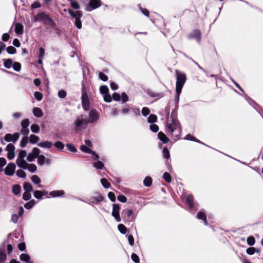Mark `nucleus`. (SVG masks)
<instances>
[{"label":"nucleus","instance_id":"nucleus-1","mask_svg":"<svg viewBox=\"0 0 263 263\" xmlns=\"http://www.w3.org/2000/svg\"><path fill=\"white\" fill-rule=\"evenodd\" d=\"M166 132L170 133L175 140L180 138L181 134V128L178 120L172 117L168 119L166 124Z\"/></svg>","mask_w":263,"mask_h":263},{"label":"nucleus","instance_id":"nucleus-2","mask_svg":"<svg viewBox=\"0 0 263 263\" xmlns=\"http://www.w3.org/2000/svg\"><path fill=\"white\" fill-rule=\"evenodd\" d=\"M176 76V97L175 100L178 103L179 101V97L181 93L182 87L186 82V78L185 73L181 72L178 70H175Z\"/></svg>","mask_w":263,"mask_h":263},{"label":"nucleus","instance_id":"nucleus-3","mask_svg":"<svg viewBox=\"0 0 263 263\" xmlns=\"http://www.w3.org/2000/svg\"><path fill=\"white\" fill-rule=\"evenodd\" d=\"M32 20L34 22H41L44 24L49 25L51 27L55 26V23L53 20L47 14L44 12H40L32 18Z\"/></svg>","mask_w":263,"mask_h":263},{"label":"nucleus","instance_id":"nucleus-4","mask_svg":"<svg viewBox=\"0 0 263 263\" xmlns=\"http://www.w3.org/2000/svg\"><path fill=\"white\" fill-rule=\"evenodd\" d=\"M68 13L75 19L74 24L78 29L82 28L81 17L82 16V12L81 11H73L71 9L68 10Z\"/></svg>","mask_w":263,"mask_h":263},{"label":"nucleus","instance_id":"nucleus-5","mask_svg":"<svg viewBox=\"0 0 263 263\" xmlns=\"http://www.w3.org/2000/svg\"><path fill=\"white\" fill-rule=\"evenodd\" d=\"M88 124L87 120L83 118V115L78 117L74 122L76 127L78 129L85 128Z\"/></svg>","mask_w":263,"mask_h":263},{"label":"nucleus","instance_id":"nucleus-6","mask_svg":"<svg viewBox=\"0 0 263 263\" xmlns=\"http://www.w3.org/2000/svg\"><path fill=\"white\" fill-rule=\"evenodd\" d=\"M101 5L100 0H89L88 4L86 6L85 10L88 11L98 8Z\"/></svg>","mask_w":263,"mask_h":263},{"label":"nucleus","instance_id":"nucleus-7","mask_svg":"<svg viewBox=\"0 0 263 263\" xmlns=\"http://www.w3.org/2000/svg\"><path fill=\"white\" fill-rule=\"evenodd\" d=\"M27 156V152L25 150L20 151L17 159L16 160V164L18 167L21 166L26 161L24 158Z\"/></svg>","mask_w":263,"mask_h":263},{"label":"nucleus","instance_id":"nucleus-8","mask_svg":"<svg viewBox=\"0 0 263 263\" xmlns=\"http://www.w3.org/2000/svg\"><path fill=\"white\" fill-rule=\"evenodd\" d=\"M20 136L19 133H15L13 134H7L5 135L4 139L7 142H12L15 143L18 140Z\"/></svg>","mask_w":263,"mask_h":263},{"label":"nucleus","instance_id":"nucleus-9","mask_svg":"<svg viewBox=\"0 0 263 263\" xmlns=\"http://www.w3.org/2000/svg\"><path fill=\"white\" fill-rule=\"evenodd\" d=\"M120 206L118 204H114L111 215L117 222H120L121 218L120 216Z\"/></svg>","mask_w":263,"mask_h":263},{"label":"nucleus","instance_id":"nucleus-10","mask_svg":"<svg viewBox=\"0 0 263 263\" xmlns=\"http://www.w3.org/2000/svg\"><path fill=\"white\" fill-rule=\"evenodd\" d=\"M82 105L83 108L85 110L89 109L90 104L88 95L86 92H82Z\"/></svg>","mask_w":263,"mask_h":263},{"label":"nucleus","instance_id":"nucleus-11","mask_svg":"<svg viewBox=\"0 0 263 263\" xmlns=\"http://www.w3.org/2000/svg\"><path fill=\"white\" fill-rule=\"evenodd\" d=\"M40 153V149L37 147H34L32 152L27 155V160L29 162H32L37 157Z\"/></svg>","mask_w":263,"mask_h":263},{"label":"nucleus","instance_id":"nucleus-12","mask_svg":"<svg viewBox=\"0 0 263 263\" xmlns=\"http://www.w3.org/2000/svg\"><path fill=\"white\" fill-rule=\"evenodd\" d=\"M16 168L15 164L13 163H9L4 170L5 174L9 176H12L15 173Z\"/></svg>","mask_w":263,"mask_h":263},{"label":"nucleus","instance_id":"nucleus-13","mask_svg":"<svg viewBox=\"0 0 263 263\" xmlns=\"http://www.w3.org/2000/svg\"><path fill=\"white\" fill-rule=\"evenodd\" d=\"M19 167L23 170H27L30 173H33L37 170L36 166L33 163H28L27 162L24 163Z\"/></svg>","mask_w":263,"mask_h":263},{"label":"nucleus","instance_id":"nucleus-14","mask_svg":"<svg viewBox=\"0 0 263 263\" xmlns=\"http://www.w3.org/2000/svg\"><path fill=\"white\" fill-rule=\"evenodd\" d=\"M99 115L96 110H91L89 114V118L87 120L88 123H93L98 121Z\"/></svg>","mask_w":263,"mask_h":263},{"label":"nucleus","instance_id":"nucleus-15","mask_svg":"<svg viewBox=\"0 0 263 263\" xmlns=\"http://www.w3.org/2000/svg\"><path fill=\"white\" fill-rule=\"evenodd\" d=\"M103 200V196L100 193H97L92 198L89 199L87 202L89 204L95 203L97 204Z\"/></svg>","mask_w":263,"mask_h":263},{"label":"nucleus","instance_id":"nucleus-16","mask_svg":"<svg viewBox=\"0 0 263 263\" xmlns=\"http://www.w3.org/2000/svg\"><path fill=\"white\" fill-rule=\"evenodd\" d=\"M37 145L42 148H50L52 146V143L49 141H45L38 143Z\"/></svg>","mask_w":263,"mask_h":263},{"label":"nucleus","instance_id":"nucleus-17","mask_svg":"<svg viewBox=\"0 0 263 263\" xmlns=\"http://www.w3.org/2000/svg\"><path fill=\"white\" fill-rule=\"evenodd\" d=\"M15 32L17 35H21L23 33V26L21 23H16L15 25Z\"/></svg>","mask_w":263,"mask_h":263},{"label":"nucleus","instance_id":"nucleus-18","mask_svg":"<svg viewBox=\"0 0 263 263\" xmlns=\"http://www.w3.org/2000/svg\"><path fill=\"white\" fill-rule=\"evenodd\" d=\"M20 259L22 261H24L27 263H33L32 261H30V257L28 254L23 253L20 255Z\"/></svg>","mask_w":263,"mask_h":263},{"label":"nucleus","instance_id":"nucleus-19","mask_svg":"<svg viewBox=\"0 0 263 263\" xmlns=\"http://www.w3.org/2000/svg\"><path fill=\"white\" fill-rule=\"evenodd\" d=\"M192 38L196 39L198 42L200 41L201 39V32L199 30L196 29L194 30L192 33L190 35Z\"/></svg>","mask_w":263,"mask_h":263},{"label":"nucleus","instance_id":"nucleus-20","mask_svg":"<svg viewBox=\"0 0 263 263\" xmlns=\"http://www.w3.org/2000/svg\"><path fill=\"white\" fill-rule=\"evenodd\" d=\"M185 201L190 208H194V197L192 195H188L186 197Z\"/></svg>","mask_w":263,"mask_h":263},{"label":"nucleus","instance_id":"nucleus-21","mask_svg":"<svg viewBox=\"0 0 263 263\" xmlns=\"http://www.w3.org/2000/svg\"><path fill=\"white\" fill-rule=\"evenodd\" d=\"M5 246L0 248V263H4L7 259V255L5 253Z\"/></svg>","mask_w":263,"mask_h":263},{"label":"nucleus","instance_id":"nucleus-22","mask_svg":"<svg viewBox=\"0 0 263 263\" xmlns=\"http://www.w3.org/2000/svg\"><path fill=\"white\" fill-rule=\"evenodd\" d=\"M158 137L159 139L164 143H167L169 141V139L162 132H160L158 133Z\"/></svg>","mask_w":263,"mask_h":263},{"label":"nucleus","instance_id":"nucleus-23","mask_svg":"<svg viewBox=\"0 0 263 263\" xmlns=\"http://www.w3.org/2000/svg\"><path fill=\"white\" fill-rule=\"evenodd\" d=\"M64 194L65 192L63 190L53 191L49 193V195L53 197H60L63 195Z\"/></svg>","mask_w":263,"mask_h":263},{"label":"nucleus","instance_id":"nucleus-24","mask_svg":"<svg viewBox=\"0 0 263 263\" xmlns=\"http://www.w3.org/2000/svg\"><path fill=\"white\" fill-rule=\"evenodd\" d=\"M33 115L37 118L43 116V112L42 109L39 107H34L33 109Z\"/></svg>","mask_w":263,"mask_h":263},{"label":"nucleus","instance_id":"nucleus-25","mask_svg":"<svg viewBox=\"0 0 263 263\" xmlns=\"http://www.w3.org/2000/svg\"><path fill=\"white\" fill-rule=\"evenodd\" d=\"M31 180L34 184H38L39 185L38 186L39 187H42V185L40 184L41 180L39 176H37V175H34L32 176V177L31 178Z\"/></svg>","mask_w":263,"mask_h":263},{"label":"nucleus","instance_id":"nucleus-26","mask_svg":"<svg viewBox=\"0 0 263 263\" xmlns=\"http://www.w3.org/2000/svg\"><path fill=\"white\" fill-rule=\"evenodd\" d=\"M28 138L29 142L32 144L36 143L40 140L39 137L35 135H31Z\"/></svg>","mask_w":263,"mask_h":263},{"label":"nucleus","instance_id":"nucleus-27","mask_svg":"<svg viewBox=\"0 0 263 263\" xmlns=\"http://www.w3.org/2000/svg\"><path fill=\"white\" fill-rule=\"evenodd\" d=\"M37 164L39 165H43L45 163V157L43 155H40L37 156Z\"/></svg>","mask_w":263,"mask_h":263},{"label":"nucleus","instance_id":"nucleus-28","mask_svg":"<svg viewBox=\"0 0 263 263\" xmlns=\"http://www.w3.org/2000/svg\"><path fill=\"white\" fill-rule=\"evenodd\" d=\"M21 187L18 184H15L12 187V192L15 195H20Z\"/></svg>","mask_w":263,"mask_h":263},{"label":"nucleus","instance_id":"nucleus-29","mask_svg":"<svg viewBox=\"0 0 263 263\" xmlns=\"http://www.w3.org/2000/svg\"><path fill=\"white\" fill-rule=\"evenodd\" d=\"M23 188L25 192H32L33 189L32 185L30 183L27 182H24L23 184Z\"/></svg>","mask_w":263,"mask_h":263},{"label":"nucleus","instance_id":"nucleus-30","mask_svg":"<svg viewBox=\"0 0 263 263\" xmlns=\"http://www.w3.org/2000/svg\"><path fill=\"white\" fill-rule=\"evenodd\" d=\"M28 141L29 138L27 136L23 137L20 142V146L22 148L25 147L28 143Z\"/></svg>","mask_w":263,"mask_h":263},{"label":"nucleus","instance_id":"nucleus-31","mask_svg":"<svg viewBox=\"0 0 263 263\" xmlns=\"http://www.w3.org/2000/svg\"><path fill=\"white\" fill-rule=\"evenodd\" d=\"M35 203V201L34 199H32V200H30L29 202L26 203L24 204V207L26 209L29 210V209H31L34 205Z\"/></svg>","mask_w":263,"mask_h":263},{"label":"nucleus","instance_id":"nucleus-32","mask_svg":"<svg viewBox=\"0 0 263 263\" xmlns=\"http://www.w3.org/2000/svg\"><path fill=\"white\" fill-rule=\"evenodd\" d=\"M4 65L6 68H10L12 66V61L11 59H4Z\"/></svg>","mask_w":263,"mask_h":263},{"label":"nucleus","instance_id":"nucleus-33","mask_svg":"<svg viewBox=\"0 0 263 263\" xmlns=\"http://www.w3.org/2000/svg\"><path fill=\"white\" fill-rule=\"evenodd\" d=\"M16 176L21 178H25L26 177V173L22 169H18L16 172Z\"/></svg>","mask_w":263,"mask_h":263},{"label":"nucleus","instance_id":"nucleus-34","mask_svg":"<svg viewBox=\"0 0 263 263\" xmlns=\"http://www.w3.org/2000/svg\"><path fill=\"white\" fill-rule=\"evenodd\" d=\"M31 130L33 133H38L40 132V127L36 124H33L30 126Z\"/></svg>","mask_w":263,"mask_h":263},{"label":"nucleus","instance_id":"nucleus-35","mask_svg":"<svg viewBox=\"0 0 263 263\" xmlns=\"http://www.w3.org/2000/svg\"><path fill=\"white\" fill-rule=\"evenodd\" d=\"M93 166L96 169L101 170L103 168L104 164L102 162L100 161H98L97 162H94L93 163Z\"/></svg>","mask_w":263,"mask_h":263},{"label":"nucleus","instance_id":"nucleus-36","mask_svg":"<svg viewBox=\"0 0 263 263\" xmlns=\"http://www.w3.org/2000/svg\"><path fill=\"white\" fill-rule=\"evenodd\" d=\"M143 183L146 186H150L152 183V179L151 177H146L144 179Z\"/></svg>","mask_w":263,"mask_h":263},{"label":"nucleus","instance_id":"nucleus-37","mask_svg":"<svg viewBox=\"0 0 263 263\" xmlns=\"http://www.w3.org/2000/svg\"><path fill=\"white\" fill-rule=\"evenodd\" d=\"M101 183L105 189H108L110 186V183L105 178L101 179Z\"/></svg>","mask_w":263,"mask_h":263},{"label":"nucleus","instance_id":"nucleus-38","mask_svg":"<svg viewBox=\"0 0 263 263\" xmlns=\"http://www.w3.org/2000/svg\"><path fill=\"white\" fill-rule=\"evenodd\" d=\"M157 117L155 115L151 114L147 119V121L150 123H153L157 121Z\"/></svg>","mask_w":263,"mask_h":263},{"label":"nucleus","instance_id":"nucleus-39","mask_svg":"<svg viewBox=\"0 0 263 263\" xmlns=\"http://www.w3.org/2000/svg\"><path fill=\"white\" fill-rule=\"evenodd\" d=\"M147 94L151 97H158V98H161L163 95L162 93H155L152 91L148 90L147 91Z\"/></svg>","mask_w":263,"mask_h":263},{"label":"nucleus","instance_id":"nucleus-40","mask_svg":"<svg viewBox=\"0 0 263 263\" xmlns=\"http://www.w3.org/2000/svg\"><path fill=\"white\" fill-rule=\"evenodd\" d=\"M118 228L120 233L123 234H125L127 232V228L123 224H119L118 226Z\"/></svg>","mask_w":263,"mask_h":263},{"label":"nucleus","instance_id":"nucleus-41","mask_svg":"<svg viewBox=\"0 0 263 263\" xmlns=\"http://www.w3.org/2000/svg\"><path fill=\"white\" fill-rule=\"evenodd\" d=\"M29 123L30 122L28 119H24L21 123L22 128H28Z\"/></svg>","mask_w":263,"mask_h":263},{"label":"nucleus","instance_id":"nucleus-42","mask_svg":"<svg viewBox=\"0 0 263 263\" xmlns=\"http://www.w3.org/2000/svg\"><path fill=\"white\" fill-rule=\"evenodd\" d=\"M80 149L86 153L90 154L92 152V151L87 146L83 145L81 146Z\"/></svg>","mask_w":263,"mask_h":263},{"label":"nucleus","instance_id":"nucleus-43","mask_svg":"<svg viewBox=\"0 0 263 263\" xmlns=\"http://www.w3.org/2000/svg\"><path fill=\"white\" fill-rule=\"evenodd\" d=\"M54 145L55 147L60 150H63L64 148V144L61 141H57L54 144Z\"/></svg>","mask_w":263,"mask_h":263},{"label":"nucleus","instance_id":"nucleus-44","mask_svg":"<svg viewBox=\"0 0 263 263\" xmlns=\"http://www.w3.org/2000/svg\"><path fill=\"white\" fill-rule=\"evenodd\" d=\"M33 195L36 199H41L42 198L43 194L41 191H35L34 192Z\"/></svg>","mask_w":263,"mask_h":263},{"label":"nucleus","instance_id":"nucleus-45","mask_svg":"<svg viewBox=\"0 0 263 263\" xmlns=\"http://www.w3.org/2000/svg\"><path fill=\"white\" fill-rule=\"evenodd\" d=\"M162 152H163V156L164 158L167 159L170 158V152H169L168 149L166 147H164L163 148Z\"/></svg>","mask_w":263,"mask_h":263},{"label":"nucleus","instance_id":"nucleus-46","mask_svg":"<svg viewBox=\"0 0 263 263\" xmlns=\"http://www.w3.org/2000/svg\"><path fill=\"white\" fill-rule=\"evenodd\" d=\"M163 178L167 182H171L172 181L171 176L168 173L165 172L163 175Z\"/></svg>","mask_w":263,"mask_h":263},{"label":"nucleus","instance_id":"nucleus-47","mask_svg":"<svg viewBox=\"0 0 263 263\" xmlns=\"http://www.w3.org/2000/svg\"><path fill=\"white\" fill-rule=\"evenodd\" d=\"M6 151L7 152V153L14 152V151H15L14 145L11 143L8 144L6 148Z\"/></svg>","mask_w":263,"mask_h":263},{"label":"nucleus","instance_id":"nucleus-48","mask_svg":"<svg viewBox=\"0 0 263 263\" xmlns=\"http://www.w3.org/2000/svg\"><path fill=\"white\" fill-rule=\"evenodd\" d=\"M197 218L199 219L205 220V219L206 218V216L204 212L200 211L197 215Z\"/></svg>","mask_w":263,"mask_h":263},{"label":"nucleus","instance_id":"nucleus-49","mask_svg":"<svg viewBox=\"0 0 263 263\" xmlns=\"http://www.w3.org/2000/svg\"><path fill=\"white\" fill-rule=\"evenodd\" d=\"M125 213V214L126 215V216L128 217V218H133V211L132 210H130V209H128V210H124L123 211V213Z\"/></svg>","mask_w":263,"mask_h":263},{"label":"nucleus","instance_id":"nucleus-50","mask_svg":"<svg viewBox=\"0 0 263 263\" xmlns=\"http://www.w3.org/2000/svg\"><path fill=\"white\" fill-rule=\"evenodd\" d=\"M31 197L30 192H25L23 194V199L24 200H29Z\"/></svg>","mask_w":263,"mask_h":263},{"label":"nucleus","instance_id":"nucleus-51","mask_svg":"<svg viewBox=\"0 0 263 263\" xmlns=\"http://www.w3.org/2000/svg\"><path fill=\"white\" fill-rule=\"evenodd\" d=\"M7 161L5 158H0V172L3 171V167L6 164Z\"/></svg>","mask_w":263,"mask_h":263},{"label":"nucleus","instance_id":"nucleus-52","mask_svg":"<svg viewBox=\"0 0 263 263\" xmlns=\"http://www.w3.org/2000/svg\"><path fill=\"white\" fill-rule=\"evenodd\" d=\"M247 241L248 245L249 246H253L255 242V240L253 236H249L247 238Z\"/></svg>","mask_w":263,"mask_h":263},{"label":"nucleus","instance_id":"nucleus-53","mask_svg":"<svg viewBox=\"0 0 263 263\" xmlns=\"http://www.w3.org/2000/svg\"><path fill=\"white\" fill-rule=\"evenodd\" d=\"M7 52L9 54H14L16 52V49L13 46H9L7 48Z\"/></svg>","mask_w":263,"mask_h":263},{"label":"nucleus","instance_id":"nucleus-54","mask_svg":"<svg viewBox=\"0 0 263 263\" xmlns=\"http://www.w3.org/2000/svg\"><path fill=\"white\" fill-rule=\"evenodd\" d=\"M66 146L70 151L73 153L77 152V149L73 145L71 144H67Z\"/></svg>","mask_w":263,"mask_h":263},{"label":"nucleus","instance_id":"nucleus-55","mask_svg":"<svg viewBox=\"0 0 263 263\" xmlns=\"http://www.w3.org/2000/svg\"><path fill=\"white\" fill-rule=\"evenodd\" d=\"M13 69L16 71H20L21 68V65L20 63L18 62H15L13 64Z\"/></svg>","mask_w":263,"mask_h":263},{"label":"nucleus","instance_id":"nucleus-56","mask_svg":"<svg viewBox=\"0 0 263 263\" xmlns=\"http://www.w3.org/2000/svg\"><path fill=\"white\" fill-rule=\"evenodd\" d=\"M100 91L102 94L104 95L107 94L108 92V88L105 86H102L100 88Z\"/></svg>","mask_w":263,"mask_h":263},{"label":"nucleus","instance_id":"nucleus-57","mask_svg":"<svg viewBox=\"0 0 263 263\" xmlns=\"http://www.w3.org/2000/svg\"><path fill=\"white\" fill-rule=\"evenodd\" d=\"M150 129L154 133H157L159 130V127L156 124H152L150 125Z\"/></svg>","mask_w":263,"mask_h":263},{"label":"nucleus","instance_id":"nucleus-58","mask_svg":"<svg viewBox=\"0 0 263 263\" xmlns=\"http://www.w3.org/2000/svg\"><path fill=\"white\" fill-rule=\"evenodd\" d=\"M121 99L122 100V103H125L128 101V97L126 93L123 92L122 93L121 96Z\"/></svg>","mask_w":263,"mask_h":263},{"label":"nucleus","instance_id":"nucleus-59","mask_svg":"<svg viewBox=\"0 0 263 263\" xmlns=\"http://www.w3.org/2000/svg\"><path fill=\"white\" fill-rule=\"evenodd\" d=\"M131 258L133 261H134L135 263L139 262V257L136 254L133 253L131 255Z\"/></svg>","mask_w":263,"mask_h":263},{"label":"nucleus","instance_id":"nucleus-60","mask_svg":"<svg viewBox=\"0 0 263 263\" xmlns=\"http://www.w3.org/2000/svg\"><path fill=\"white\" fill-rule=\"evenodd\" d=\"M58 97L60 98H65L67 95L66 92L64 90H60L58 93Z\"/></svg>","mask_w":263,"mask_h":263},{"label":"nucleus","instance_id":"nucleus-61","mask_svg":"<svg viewBox=\"0 0 263 263\" xmlns=\"http://www.w3.org/2000/svg\"><path fill=\"white\" fill-rule=\"evenodd\" d=\"M34 97L37 101H41L43 98V95L40 92L36 91L34 93Z\"/></svg>","mask_w":263,"mask_h":263},{"label":"nucleus","instance_id":"nucleus-62","mask_svg":"<svg viewBox=\"0 0 263 263\" xmlns=\"http://www.w3.org/2000/svg\"><path fill=\"white\" fill-rule=\"evenodd\" d=\"M117 199L119 201L123 203H125L127 201V198L123 195H119Z\"/></svg>","mask_w":263,"mask_h":263},{"label":"nucleus","instance_id":"nucleus-63","mask_svg":"<svg viewBox=\"0 0 263 263\" xmlns=\"http://www.w3.org/2000/svg\"><path fill=\"white\" fill-rule=\"evenodd\" d=\"M30 130L28 128H22L21 130V133L22 135H24V136H27V135L29 134Z\"/></svg>","mask_w":263,"mask_h":263},{"label":"nucleus","instance_id":"nucleus-64","mask_svg":"<svg viewBox=\"0 0 263 263\" xmlns=\"http://www.w3.org/2000/svg\"><path fill=\"white\" fill-rule=\"evenodd\" d=\"M141 112L144 116H146L149 114L150 111L148 108L144 107L142 109Z\"/></svg>","mask_w":263,"mask_h":263}]
</instances>
